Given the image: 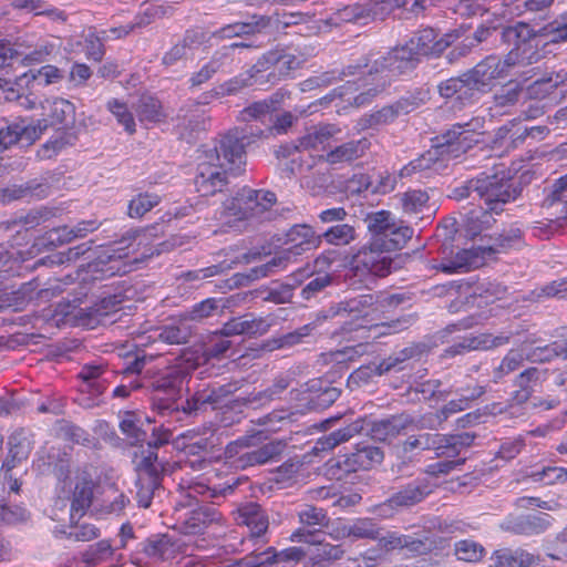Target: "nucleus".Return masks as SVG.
Wrapping results in <instances>:
<instances>
[{
    "instance_id": "4468645a",
    "label": "nucleus",
    "mask_w": 567,
    "mask_h": 567,
    "mask_svg": "<svg viewBox=\"0 0 567 567\" xmlns=\"http://www.w3.org/2000/svg\"><path fill=\"white\" fill-rule=\"evenodd\" d=\"M491 254V248L472 247L462 249L453 258H444L433 268L447 275L463 274L484 265L485 256Z\"/></svg>"
},
{
    "instance_id": "69168bd1",
    "label": "nucleus",
    "mask_w": 567,
    "mask_h": 567,
    "mask_svg": "<svg viewBox=\"0 0 567 567\" xmlns=\"http://www.w3.org/2000/svg\"><path fill=\"white\" fill-rule=\"evenodd\" d=\"M252 29H254L252 25H250L248 23L237 22V23L228 24V25L224 27L220 30V37L221 38L239 37L241 34H248V33L252 32Z\"/></svg>"
},
{
    "instance_id": "c756f323",
    "label": "nucleus",
    "mask_w": 567,
    "mask_h": 567,
    "mask_svg": "<svg viewBox=\"0 0 567 567\" xmlns=\"http://www.w3.org/2000/svg\"><path fill=\"white\" fill-rule=\"evenodd\" d=\"M268 324L262 319L234 318L223 327L225 336L261 334L267 331Z\"/></svg>"
},
{
    "instance_id": "864d4df0",
    "label": "nucleus",
    "mask_w": 567,
    "mask_h": 567,
    "mask_svg": "<svg viewBox=\"0 0 567 567\" xmlns=\"http://www.w3.org/2000/svg\"><path fill=\"white\" fill-rule=\"evenodd\" d=\"M508 341L506 337H491L486 334H482L480 337H475L468 340V343L465 346L468 350H486L494 347L502 346Z\"/></svg>"
},
{
    "instance_id": "a211bd4d",
    "label": "nucleus",
    "mask_w": 567,
    "mask_h": 567,
    "mask_svg": "<svg viewBox=\"0 0 567 567\" xmlns=\"http://www.w3.org/2000/svg\"><path fill=\"white\" fill-rule=\"evenodd\" d=\"M43 117L33 122V124H41L43 132L51 125L62 124L71 120L74 115V106L71 102L64 99L55 97L47 100L42 105Z\"/></svg>"
},
{
    "instance_id": "2f4dec72",
    "label": "nucleus",
    "mask_w": 567,
    "mask_h": 567,
    "mask_svg": "<svg viewBox=\"0 0 567 567\" xmlns=\"http://www.w3.org/2000/svg\"><path fill=\"white\" fill-rule=\"evenodd\" d=\"M484 393L483 386H476L471 394L462 395L458 400L450 401L441 411L440 414L436 415L435 420L424 422L423 425L427 427H434L436 424L442 423L444 420L449 417L450 414H454L461 412L470 406V401L481 396Z\"/></svg>"
},
{
    "instance_id": "393cba45",
    "label": "nucleus",
    "mask_w": 567,
    "mask_h": 567,
    "mask_svg": "<svg viewBox=\"0 0 567 567\" xmlns=\"http://www.w3.org/2000/svg\"><path fill=\"white\" fill-rule=\"evenodd\" d=\"M440 94L445 99L456 97L461 102L468 101L474 97L476 90L473 82L470 81V74L462 78H452L442 82L439 86Z\"/></svg>"
},
{
    "instance_id": "dca6fc26",
    "label": "nucleus",
    "mask_w": 567,
    "mask_h": 567,
    "mask_svg": "<svg viewBox=\"0 0 567 567\" xmlns=\"http://www.w3.org/2000/svg\"><path fill=\"white\" fill-rule=\"evenodd\" d=\"M9 454L2 464L1 471L11 472L22 462H25L33 447V442L29 432L24 430L16 431L9 437Z\"/></svg>"
},
{
    "instance_id": "bb28decb",
    "label": "nucleus",
    "mask_w": 567,
    "mask_h": 567,
    "mask_svg": "<svg viewBox=\"0 0 567 567\" xmlns=\"http://www.w3.org/2000/svg\"><path fill=\"white\" fill-rule=\"evenodd\" d=\"M413 236V229L401 221H395L386 231V235L377 245V248L386 251L402 249Z\"/></svg>"
},
{
    "instance_id": "7c9ffc66",
    "label": "nucleus",
    "mask_w": 567,
    "mask_h": 567,
    "mask_svg": "<svg viewBox=\"0 0 567 567\" xmlns=\"http://www.w3.org/2000/svg\"><path fill=\"white\" fill-rule=\"evenodd\" d=\"M368 230L371 234L373 247L384 238L388 229L396 221L394 216L388 210L371 213L365 218Z\"/></svg>"
},
{
    "instance_id": "412c9836",
    "label": "nucleus",
    "mask_w": 567,
    "mask_h": 567,
    "mask_svg": "<svg viewBox=\"0 0 567 567\" xmlns=\"http://www.w3.org/2000/svg\"><path fill=\"white\" fill-rule=\"evenodd\" d=\"M432 492V485L425 480L415 481L389 499L392 507H408L424 499Z\"/></svg>"
},
{
    "instance_id": "4be33fe9",
    "label": "nucleus",
    "mask_w": 567,
    "mask_h": 567,
    "mask_svg": "<svg viewBox=\"0 0 567 567\" xmlns=\"http://www.w3.org/2000/svg\"><path fill=\"white\" fill-rule=\"evenodd\" d=\"M340 133V128L336 125H323L315 127L299 140V150L324 151L331 138Z\"/></svg>"
},
{
    "instance_id": "de8ad7c7",
    "label": "nucleus",
    "mask_w": 567,
    "mask_h": 567,
    "mask_svg": "<svg viewBox=\"0 0 567 567\" xmlns=\"http://www.w3.org/2000/svg\"><path fill=\"white\" fill-rule=\"evenodd\" d=\"M484 548L476 542L465 539L456 543L455 555L460 560L477 561L483 557Z\"/></svg>"
},
{
    "instance_id": "58836bf2",
    "label": "nucleus",
    "mask_w": 567,
    "mask_h": 567,
    "mask_svg": "<svg viewBox=\"0 0 567 567\" xmlns=\"http://www.w3.org/2000/svg\"><path fill=\"white\" fill-rule=\"evenodd\" d=\"M136 112L141 122L156 123L162 120L161 104L153 96H142Z\"/></svg>"
},
{
    "instance_id": "6e6d98bb",
    "label": "nucleus",
    "mask_w": 567,
    "mask_h": 567,
    "mask_svg": "<svg viewBox=\"0 0 567 567\" xmlns=\"http://www.w3.org/2000/svg\"><path fill=\"white\" fill-rule=\"evenodd\" d=\"M301 524L306 526H322L326 520V515L322 509L308 506L299 513Z\"/></svg>"
},
{
    "instance_id": "b1692460",
    "label": "nucleus",
    "mask_w": 567,
    "mask_h": 567,
    "mask_svg": "<svg viewBox=\"0 0 567 567\" xmlns=\"http://www.w3.org/2000/svg\"><path fill=\"white\" fill-rule=\"evenodd\" d=\"M368 147L369 142L365 138L355 142L351 141L328 152L324 159L331 165L349 163L361 157Z\"/></svg>"
},
{
    "instance_id": "f3484780",
    "label": "nucleus",
    "mask_w": 567,
    "mask_h": 567,
    "mask_svg": "<svg viewBox=\"0 0 567 567\" xmlns=\"http://www.w3.org/2000/svg\"><path fill=\"white\" fill-rule=\"evenodd\" d=\"M302 60L290 52L271 51L265 54L262 59L254 65L252 70L257 73H261L272 68L274 72H278L279 75L285 76L300 68Z\"/></svg>"
},
{
    "instance_id": "1a4fd4ad",
    "label": "nucleus",
    "mask_w": 567,
    "mask_h": 567,
    "mask_svg": "<svg viewBox=\"0 0 567 567\" xmlns=\"http://www.w3.org/2000/svg\"><path fill=\"white\" fill-rule=\"evenodd\" d=\"M402 0H371L368 4H352L339 9L333 17L338 22L367 23L369 19H384L395 8L403 6Z\"/></svg>"
},
{
    "instance_id": "39448f33",
    "label": "nucleus",
    "mask_w": 567,
    "mask_h": 567,
    "mask_svg": "<svg viewBox=\"0 0 567 567\" xmlns=\"http://www.w3.org/2000/svg\"><path fill=\"white\" fill-rule=\"evenodd\" d=\"M275 200L272 192L243 189L225 203L224 221L231 228L240 229L241 221L261 218Z\"/></svg>"
},
{
    "instance_id": "a878e982",
    "label": "nucleus",
    "mask_w": 567,
    "mask_h": 567,
    "mask_svg": "<svg viewBox=\"0 0 567 567\" xmlns=\"http://www.w3.org/2000/svg\"><path fill=\"white\" fill-rule=\"evenodd\" d=\"M99 224L95 220L79 223L75 227H61L48 233V241L53 245H61L71 241L73 238L84 237L86 234L95 230Z\"/></svg>"
},
{
    "instance_id": "603ef678",
    "label": "nucleus",
    "mask_w": 567,
    "mask_h": 567,
    "mask_svg": "<svg viewBox=\"0 0 567 567\" xmlns=\"http://www.w3.org/2000/svg\"><path fill=\"white\" fill-rule=\"evenodd\" d=\"M86 58L93 61H101L104 55L102 40L92 30H89L84 40Z\"/></svg>"
},
{
    "instance_id": "e433bc0d",
    "label": "nucleus",
    "mask_w": 567,
    "mask_h": 567,
    "mask_svg": "<svg viewBox=\"0 0 567 567\" xmlns=\"http://www.w3.org/2000/svg\"><path fill=\"white\" fill-rule=\"evenodd\" d=\"M429 195L424 190L413 189L401 195V204L405 214L413 215L431 210Z\"/></svg>"
},
{
    "instance_id": "13d9d810",
    "label": "nucleus",
    "mask_w": 567,
    "mask_h": 567,
    "mask_svg": "<svg viewBox=\"0 0 567 567\" xmlns=\"http://www.w3.org/2000/svg\"><path fill=\"white\" fill-rule=\"evenodd\" d=\"M150 449L147 454L143 457V460L138 463V467L141 471H144L151 477H156L158 475L159 470L162 468L161 464L157 463V455L152 450V444H148Z\"/></svg>"
},
{
    "instance_id": "680f3d73",
    "label": "nucleus",
    "mask_w": 567,
    "mask_h": 567,
    "mask_svg": "<svg viewBox=\"0 0 567 567\" xmlns=\"http://www.w3.org/2000/svg\"><path fill=\"white\" fill-rule=\"evenodd\" d=\"M432 440V434L425 433L420 434L415 437H409L404 443V451H413V450H430Z\"/></svg>"
},
{
    "instance_id": "49530a36",
    "label": "nucleus",
    "mask_w": 567,
    "mask_h": 567,
    "mask_svg": "<svg viewBox=\"0 0 567 567\" xmlns=\"http://www.w3.org/2000/svg\"><path fill=\"white\" fill-rule=\"evenodd\" d=\"M109 111L116 117L118 124L123 125L130 134L135 132V121L126 104L118 100H111L107 103Z\"/></svg>"
},
{
    "instance_id": "ddd939ff",
    "label": "nucleus",
    "mask_w": 567,
    "mask_h": 567,
    "mask_svg": "<svg viewBox=\"0 0 567 567\" xmlns=\"http://www.w3.org/2000/svg\"><path fill=\"white\" fill-rule=\"evenodd\" d=\"M385 250L373 247L370 241L369 247L360 249L352 259V267L355 274L373 275L384 277L391 272L392 261L383 255Z\"/></svg>"
},
{
    "instance_id": "20e7f679",
    "label": "nucleus",
    "mask_w": 567,
    "mask_h": 567,
    "mask_svg": "<svg viewBox=\"0 0 567 567\" xmlns=\"http://www.w3.org/2000/svg\"><path fill=\"white\" fill-rule=\"evenodd\" d=\"M444 51V44H437L436 33L433 29H423L416 35L412 37L410 41L400 48H395L384 58L382 62L379 60L374 61L375 65L381 66L379 70L375 68V73H384L381 75V80L389 78V75L402 74L409 70H412L420 56L423 55H437Z\"/></svg>"
},
{
    "instance_id": "c03bdc74",
    "label": "nucleus",
    "mask_w": 567,
    "mask_h": 567,
    "mask_svg": "<svg viewBox=\"0 0 567 567\" xmlns=\"http://www.w3.org/2000/svg\"><path fill=\"white\" fill-rule=\"evenodd\" d=\"M141 419L133 412H126L120 423L122 432L134 443L144 441L146 431L141 427Z\"/></svg>"
},
{
    "instance_id": "f257e3e1",
    "label": "nucleus",
    "mask_w": 567,
    "mask_h": 567,
    "mask_svg": "<svg viewBox=\"0 0 567 567\" xmlns=\"http://www.w3.org/2000/svg\"><path fill=\"white\" fill-rule=\"evenodd\" d=\"M243 137L237 133L223 136L213 150H207L198 157L195 186L202 196L214 195L227 184L229 174H239L246 165Z\"/></svg>"
},
{
    "instance_id": "423d86ee",
    "label": "nucleus",
    "mask_w": 567,
    "mask_h": 567,
    "mask_svg": "<svg viewBox=\"0 0 567 567\" xmlns=\"http://www.w3.org/2000/svg\"><path fill=\"white\" fill-rule=\"evenodd\" d=\"M96 471L93 466L78 468L63 482L62 493L69 498L70 519L79 520L89 509L93 499Z\"/></svg>"
},
{
    "instance_id": "09e8293b",
    "label": "nucleus",
    "mask_w": 567,
    "mask_h": 567,
    "mask_svg": "<svg viewBox=\"0 0 567 567\" xmlns=\"http://www.w3.org/2000/svg\"><path fill=\"white\" fill-rule=\"evenodd\" d=\"M29 76L39 85H50L61 81L63 74L54 65H44L37 71H31L30 74H24V78Z\"/></svg>"
},
{
    "instance_id": "cd10ccee",
    "label": "nucleus",
    "mask_w": 567,
    "mask_h": 567,
    "mask_svg": "<svg viewBox=\"0 0 567 567\" xmlns=\"http://www.w3.org/2000/svg\"><path fill=\"white\" fill-rule=\"evenodd\" d=\"M105 370L101 365H84L80 372L82 379V391H87L93 395L102 394L107 388V381L104 377Z\"/></svg>"
},
{
    "instance_id": "0e129e2a",
    "label": "nucleus",
    "mask_w": 567,
    "mask_h": 567,
    "mask_svg": "<svg viewBox=\"0 0 567 567\" xmlns=\"http://www.w3.org/2000/svg\"><path fill=\"white\" fill-rule=\"evenodd\" d=\"M522 447H523L522 440H519V439H517V440H509V441L504 442L501 445V449L498 451V455H499L501 458L512 460L516 455L519 454V452L522 451Z\"/></svg>"
},
{
    "instance_id": "9d476101",
    "label": "nucleus",
    "mask_w": 567,
    "mask_h": 567,
    "mask_svg": "<svg viewBox=\"0 0 567 567\" xmlns=\"http://www.w3.org/2000/svg\"><path fill=\"white\" fill-rule=\"evenodd\" d=\"M334 260L336 252L328 250L316 258L312 265H307L303 269L295 274L296 280L299 282H301L303 278L313 277L302 289V297L305 299H310L331 284L332 278L328 271Z\"/></svg>"
},
{
    "instance_id": "4c0bfd02",
    "label": "nucleus",
    "mask_w": 567,
    "mask_h": 567,
    "mask_svg": "<svg viewBox=\"0 0 567 567\" xmlns=\"http://www.w3.org/2000/svg\"><path fill=\"white\" fill-rule=\"evenodd\" d=\"M384 454L377 446H362L351 455V462L358 468L368 470L372 466L380 464L383 461Z\"/></svg>"
},
{
    "instance_id": "c85d7f7f",
    "label": "nucleus",
    "mask_w": 567,
    "mask_h": 567,
    "mask_svg": "<svg viewBox=\"0 0 567 567\" xmlns=\"http://www.w3.org/2000/svg\"><path fill=\"white\" fill-rule=\"evenodd\" d=\"M411 421L408 416L399 415L389 420H382L373 424L372 437L378 441H390L405 430Z\"/></svg>"
},
{
    "instance_id": "6ab92c4d",
    "label": "nucleus",
    "mask_w": 567,
    "mask_h": 567,
    "mask_svg": "<svg viewBox=\"0 0 567 567\" xmlns=\"http://www.w3.org/2000/svg\"><path fill=\"white\" fill-rule=\"evenodd\" d=\"M473 436L470 433L455 435L432 434L430 450H434L437 456L454 457L463 447L470 446Z\"/></svg>"
},
{
    "instance_id": "5fc2aeb1",
    "label": "nucleus",
    "mask_w": 567,
    "mask_h": 567,
    "mask_svg": "<svg viewBox=\"0 0 567 567\" xmlns=\"http://www.w3.org/2000/svg\"><path fill=\"white\" fill-rule=\"evenodd\" d=\"M172 544L169 539L162 537L159 539L148 542L145 546V553L152 557L167 559Z\"/></svg>"
},
{
    "instance_id": "a19ab883",
    "label": "nucleus",
    "mask_w": 567,
    "mask_h": 567,
    "mask_svg": "<svg viewBox=\"0 0 567 567\" xmlns=\"http://www.w3.org/2000/svg\"><path fill=\"white\" fill-rule=\"evenodd\" d=\"M122 256L120 255L118 258H116L114 255L109 254V251H105L103 256L99 258V261L89 264V272L95 274L101 272V276H93V279H100L105 276H112L120 271L118 267V259Z\"/></svg>"
},
{
    "instance_id": "0eeeda50",
    "label": "nucleus",
    "mask_w": 567,
    "mask_h": 567,
    "mask_svg": "<svg viewBox=\"0 0 567 567\" xmlns=\"http://www.w3.org/2000/svg\"><path fill=\"white\" fill-rule=\"evenodd\" d=\"M476 135L468 130L457 126L447 133L446 145H441L427 151L421 157L410 162L400 171V176H410L416 171L431 169L436 164V157L443 154L457 156L460 152H466L473 144L477 143Z\"/></svg>"
},
{
    "instance_id": "7ed1b4c3",
    "label": "nucleus",
    "mask_w": 567,
    "mask_h": 567,
    "mask_svg": "<svg viewBox=\"0 0 567 567\" xmlns=\"http://www.w3.org/2000/svg\"><path fill=\"white\" fill-rule=\"evenodd\" d=\"M217 470L206 472L203 478L188 484L185 492V501L179 504L183 508L177 509L178 520L182 524V530L185 534H198L210 523L218 522L220 514L210 505H199V502H193L197 495L204 499L216 497L226 489H231V485L220 487L213 484V476H217Z\"/></svg>"
},
{
    "instance_id": "3c124183",
    "label": "nucleus",
    "mask_w": 567,
    "mask_h": 567,
    "mask_svg": "<svg viewBox=\"0 0 567 567\" xmlns=\"http://www.w3.org/2000/svg\"><path fill=\"white\" fill-rule=\"evenodd\" d=\"M113 554V547L109 540H101L85 550L83 558L86 563L96 564L107 560Z\"/></svg>"
},
{
    "instance_id": "052dcab7",
    "label": "nucleus",
    "mask_w": 567,
    "mask_h": 567,
    "mask_svg": "<svg viewBox=\"0 0 567 567\" xmlns=\"http://www.w3.org/2000/svg\"><path fill=\"white\" fill-rule=\"evenodd\" d=\"M68 144L65 136L60 134L48 141L40 151L42 158H51L56 155Z\"/></svg>"
},
{
    "instance_id": "2eb2a0df",
    "label": "nucleus",
    "mask_w": 567,
    "mask_h": 567,
    "mask_svg": "<svg viewBox=\"0 0 567 567\" xmlns=\"http://www.w3.org/2000/svg\"><path fill=\"white\" fill-rule=\"evenodd\" d=\"M41 124H33L24 118L11 122L4 126H0V151L8 148L19 141H24L28 144L38 140L42 133L43 127Z\"/></svg>"
},
{
    "instance_id": "bf43d9fd",
    "label": "nucleus",
    "mask_w": 567,
    "mask_h": 567,
    "mask_svg": "<svg viewBox=\"0 0 567 567\" xmlns=\"http://www.w3.org/2000/svg\"><path fill=\"white\" fill-rule=\"evenodd\" d=\"M525 354L522 350H511L507 355L503 359L499 371L503 373H509L519 368L524 361Z\"/></svg>"
},
{
    "instance_id": "8fccbe9b",
    "label": "nucleus",
    "mask_w": 567,
    "mask_h": 567,
    "mask_svg": "<svg viewBox=\"0 0 567 567\" xmlns=\"http://www.w3.org/2000/svg\"><path fill=\"white\" fill-rule=\"evenodd\" d=\"M398 115V111L393 106H385L361 120V128H370L392 122Z\"/></svg>"
},
{
    "instance_id": "e2e57ef3",
    "label": "nucleus",
    "mask_w": 567,
    "mask_h": 567,
    "mask_svg": "<svg viewBox=\"0 0 567 567\" xmlns=\"http://www.w3.org/2000/svg\"><path fill=\"white\" fill-rule=\"evenodd\" d=\"M71 536L79 542H90L99 536V529L92 524H83L71 532Z\"/></svg>"
},
{
    "instance_id": "f704fd0d",
    "label": "nucleus",
    "mask_w": 567,
    "mask_h": 567,
    "mask_svg": "<svg viewBox=\"0 0 567 567\" xmlns=\"http://www.w3.org/2000/svg\"><path fill=\"white\" fill-rule=\"evenodd\" d=\"M252 73V71H247L245 73H240L239 75L226 81L214 90L215 96H225L238 93L240 90L254 85L259 82V78Z\"/></svg>"
},
{
    "instance_id": "473e14b6",
    "label": "nucleus",
    "mask_w": 567,
    "mask_h": 567,
    "mask_svg": "<svg viewBox=\"0 0 567 567\" xmlns=\"http://www.w3.org/2000/svg\"><path fill=\"white\" fill-rule=\"evenodd\" d=\"M240 523L250 528L254 536H260L268 527V520L256 504L239 509Z\"/></svg>"
},
{
    "instance_id": "4d7b16f0",
    "label": "nucleus",
    "mask_w": 567,
    "mask_h": 567,
    "mask_svg": "<svg viewBox=\"0 0 567 567\" xmlns=\"http://www.w3.org/2000/svg\"><path fill=\"white\" fill-rule=\"evenodd\" d=\"M409 544L408 537L398 533H388L379 539L381 550L389 551L396 548H403Z\"/></svg>"
},
{
    "instance_id": "aec40b11",
    "label": "nucleus",
    "mask_w": 567,
    "mask_h": 567,
    "mask_svg": "<svg viewBox=\"0 0 567 567\" xmlns=\"http://www.w3.org/2000/svg\"><path fill=\"white\" fill-rule=\"evenodd\" d=\"M378 534L377 525L369 518L357 519L352 523L338 522L331 532L337 539L346 537L374 539Z\"/></svg>"
},
{
    "instance_id": "f03ea898",
    "label": "nucleus",
    "mask_w": 567,
    "mask_h": 567,
    "mask_svg": "<svg viewBox=\"0 0 567 567\" xmlns=\"http://www.w3.org/2000/svg\"><path fill=\"white\" fill-rule=\"evenodd\" d=\"M502 39L514 45L506 59L502 61L497 56H488L468 73L476 92L491 85L493 80L504 76L511 66L530 64L539 58L537 47L542 42V37L534 34L528 24L519 22L504 29Z\"/></svg>"
},
{
    "instance_id": "338daca9",
    "label": "nucleus",
    "mask_w": 567,
    "mask_h": 567,
    "mask_svg": "<svg viewBox=\"0 0 567 567\" xmlns=\"http://www.w3.org/2000/svg\"><path fill=\"white\" fill-rule=\"evenodd\" d=\"M271 111V105L267 102H256L246 107L243 112L245 118H259Z\"/></svg>"
},
{
    "instance_id": "72a5a7b5",
    "label": "nucleus",
    "mask_w": 567,
    "mask_h": 567,
    "mask_svg": "<svg viewBox=\"0 0 567 567\" xmlns=\"http://www.w3.org/2000/svg\"><path fill=\"white\" fill-rule=\"evenodd\" d=\"M494 559L497 567H529L535 561L534 555L520 549L498 550Z\"/></svg>"
},
{
    "instance_id": "c9c22d12",
    "label": "nucleus",
    "mask_w": 567,
    "mask_h": 567,
    "mask_svg": "<svg viewBox=\"0 0 567 567\" xmlns=\"http://www.w3.org/2000/svg\"><path fill=\"white\" fill-rule=\"evenodd\" d=\"M208 440L199 437L186 444L184 446V452L188 456H194V458H188L184 462V466H189L193 470H205L208 465L205 455L207 454Z\"/></svg>"
},
{
    "instance_id": "f8f14e48",
    "label": "nucleus",
    "mask_w": 567,
    "mask_h": 567,
    "mask_svg": "<svg viewBox=\"0 0 567 567\" xmlns=\"http://www.w3.org/2000/svg\"><path fill=\"white\" fill-rule=\"evenodd\" d=\"M246 447L247 444L244 441L229 443L225 451L226 458L233 460L237 457L234 461L236 467L246 468L247 466L265 464L271 461L281 453L284 445L280 442H269L252 451H245Z\"/></svg>"
},
{
    "instance_id": "5701e85b",
    "label": "nucleus",
    "mask_w": 567,
    "mask_h": 567,
    "mask_svg": "<svg viewBox=\"0 0 567 567\" xmlns=\"http://www.w3.org/2000/svg\"><path fill=\"white\" fill-rule=\"evenodd\" d=\"M301 550L298 548H288L278 554L264 551L252 557H246L240 561V567H275L281 561L299 559Z\"/></svg>"
},
{
    "instance_id": "79ce46f5",
    "label": "nucleus",
    "mask_w": 567,
    "mask_h": 567,
    "mask_svg": "<svg viewBox=\"0 0 567 567\" xmlns=\"http://www.w3.org/2000/svg\"><path fill=\"white\" fill-rule=\"evenodd\" d=\"M190 334V329L186 320H181L178 324L165 326L159 332L158 337L166 343L179 344L186 342Z\"/></svg>"
},
{
    "instance_id": "37998d69",
    "label": "nucleus",
    "mask_w": 567,
    "mask_h": 567,
    "mask_svg": "<svg viewBox=\"0 0 567 567\" xmlns=\"http://www.w3.org/2000/svg\"><path fill=\"white\" fill-rule=\"evenodd\" d=\"M355 432H357V429L353 426H347L343 429H339L326 436L320 437L317 441L315 449L318 451L332 450L340 443L350 440L354 435Z\"/></svg>"
},
{
    "instance_id": "a18cd8bd",
    "label": "nucleus",
    "mask_w": 567,
    "mask_h": 567,
    "mask_svg": "<svg viewBox=\"0 0 567 567\" xmlns=\"http://www.w3.org/2000/svg\"><path fill=\"white\" fill-rule=\"evenodd\" d=\"M159 203V197L155 194H140L130 202L128 215L131 217H142Z\"/></svg>"
},
{
    "instance_id": "ea45409f",
    "label": "nucleus",
    "mask_w": 567,
    "mask_h": 567,
    "mask_svg": "<svg viewBox=\"0 0 567 567\" xmlns=\"http://www.w3.org/2000/svg\"><path fill=\"white\" fill-rule=\"evenodd\" d=\"M323 238L330 245H348L355 239V229L351 225L339 224L327 229Z\"/></svg>"
},
{
    "instance_id": "6e6552de",
    "label": "nucleus",
    "mask_w": 567,
    "mask_h": 567,
    "mask_svg": "<svg viewBox=\"0 0 567 567\" xmlns=\"http://www.w3.org/2000/svg\"><path fill=\"white\" fill-rule=\"evenodd\" d=\"M471 188L484 199L487 209L493 213L501 210V205L516 198V190L512 189L509 181L497 175H481L471 182Z\"/></svg>"
},
{
    "instance_id": "9b49d317",
    "label": "nucleus",
    "mask_w": 567,
    "mask_h": 567,
    "mask_svg": "<svg viewBox=\"0 0 567 567\" xmlns=\"http://www.w3.org/2000/svg\"><path fill=\"white\" fill-rule=\"evenodd\" d=\"M320 238L316 236L312 227L308 225H296L287 234V244L289 247L280 256L272 258L267 265V271L275 267H285V261L291 257H297L305 251L318 247Z\"/></svg>"
},
{
    "instance_id": "774afa93",
    "label": "nucleus",
    "mask_w": 567,
    "mask_h": 567,
    "mask_svg": "<svg viewBox=\"0 0 567 567\" xmlns=\"http://www.w3.org/2000/svg\"><path fill=\"white\" fill-rule=\"evenodd\" d=\"M546 35L549 37L550 42H559L567 40V22L558 24L553 23L549 28H546Z\"/></svg>"
}]
</instances>
